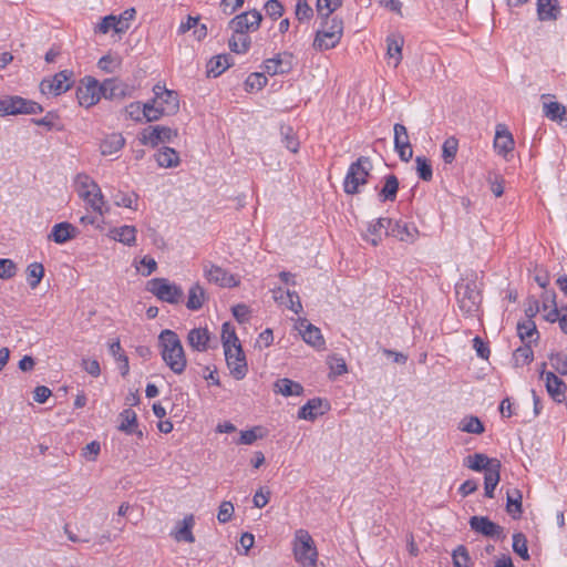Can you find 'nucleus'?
Masks as SVG:
<instances>
[{"mask_svg": "<svg viewBox=\"0 0 567 567\" xmlns=\"http://www.w3.org/2000/svg\"><path fill=\"white\" fill-rule=\"evenodd\" d=\"M161 355L166 365L176 374H182L187 365L183 344L176 332L165 329L158 336Z\"/></svg>", "mask_w": 567, "mask_h": 567, "instance_id": "1", "label": "nucleus"}, {"mask_svg": "<svg viewBox=\"0 0 567 567\" xmlns=\"http://www.w3.org/2000/svg\"><path fill=\"white\" fill-rule=\"evenodd\" d=\"M154 97L146 103V122H154L164 115H174L179 110L177 92L168 90L165 85L156 84L153 87Z\"/></svg>", "mask_w": 567, "mask_h": 567, "instance_id": "2", "label": "nucleus"}, {"mask_svg": "<svg viewBox=\"0 0 567 567\" xmlns=\"http://www.w3.org/2000/svg\"><path fill=\"white\" fill-rule=\"evenodd\" d=\"M74 189L95 213L103 216L110 212V206L106 204L100 186L87 174L81 173L75 176Z\"/></svg>", "mask_w": 567, "mask_h": 567, "instance_id": "3", "label": "nucleus"}, {"mask_svg": "<svg viewBox=\"0 0 567 567\" xmlns=\"http://www.w3.org/2000/svg\"><path fill=\"white\" fill-rule=\"evenodd\" d=\"M343 34V21L336 17L322 19L321 28L317 31L313 47L324 51L337 47Z\"/></svg>", "mask_w": 567, "mask_h": 567, "instance_id": "4", "label": "nucleus"}, {"mask_svg": "<svg viewBox=\"0 0 567 567\" xmlns=\"http://www.w3.org/2000/svg\"><path fill=\"white\" fill-rule=\"evenodd\" d=\"M293 554L301 567H316L318 551L311 535L306 529L295 533Z\"/></svg>", "mask_w": 567, "mask_h": 567, "instance_id": "5", "label": "nucleus"}, {"mask_svg": "<svg viewBox=\"0 0 567 567\" xmlns=\"http://www.w3.org/2000/svg\"><path fill=\"white\" fill-rule=\"evenodd\" d=\"M371 169V161L368 157H359L350 165L347 172L343 182L344 192L350 195L357 194L359 192V187L368 182Z\"/></svg>", "mask_w": 567, "mask_h": 567, "instance_id": "6", "label": "nucleus"}, {"mask_svg": "<svg viewBox=\"0 0 567 567\" xmlns=\"http://www.w3.org/2000/svg\"><path fill=\"white\" fill-rule=\"evenodd\" d=\"M43 107L32 101L18 95H7L0 99V117L20 114H39Z\"/></svg>", "mask_w": 567, "mask_h": 567, "instance_id": "7", "label": "nucleus"}, {"mask_svg": "<svg viewBox=\"0 0 567 567\" xmlns=\"http://www.w3.org/2000/svg\"><path fill=\"white\" fill-rule=\"evenodd\" d=\"M135 16L136 11L134 8H128L117 16H106L95 25L94 32L106 34L113 31L116 34H123L131 28Z\"/></svg>", "mask_w": 567, "mask_h": 567, "instance_id": "8", "label": "nucleus"}, {"mask_svg": "<svg viewBox=\"0 0 567 567\" xmlns=\"http://www.w3.org/2000/svg\"><path fill=\"white\" fill-rule=\"evenodd\" d=\"M147 290L159 300L168 303H178L182 301L184 292L176 284L169 282L165 278H154L147 282Z\"/></svg>", "mask_w": 567, "mask_h": 567, "instance_id": "9", "label": "nucleus"}, {"mask_svg": "<svg viewBox=\"0 0 567 567\" xmlns=\"http://www.w3.org/2000/svg\"><path fill=\"white\" fill-rule=\"evenodd\" d=\"M456 297L460 310L466 315H473L478 310L482 297L474 284H460L456 286Z\"/></svg>", "mask_w": 567, "mask_h": 567, "instance_id": "10", "label": "nucleus"}, {"mask_svg": "<svg viewBox=\"0 0 567 567\" xmlns=\"http://www.w3.org/2000/svg\"><path fill=\"white\" fill-rule=\"evenodd\" d=\"M177 135V130L154 125L144 128L138 135V141L142 145L156 147L158 144L173 142Z\"/></svg>", "mask_w": 567, "mask_h": 567, "instance_id": "11", "label": "nucleus"}, {"mask_svg": "<svg viewBox=\"0 0 567 567\" xmlns=\"http://www.w3.org/2000/svg\"><path fill=\"white\" fill-rule=\"evenodd\" d=\"M72 72L63 70L52 78L41 81L40 91L44 95L59 96L72 86Z\"/></svg>", "mask_w": 567, "mask_h": 567, "instance_id": "12", "label": "nucleus"}, {"mask_svg": "<svg viewBox=\"0 0 567 567\" xmlns=\"http://www.w3.org/2000/svg\"><path fill=\"white\" fill-rule=\"evenodd\" d=\"M76 97L81 106L95 105L102 97L100 83L94 78L85 76L78 85Z\"/></svg>", "mask_w": 567, "mask_h": 567, "instance_id": "13", "label": "nucleus"}, {"mask_svg": "<svg viewBox=\"0 0 567 567\" xmlns=\"http://www.w3.org/2000/svg\"><path fill=\"white\" fill-rule=\"evenodd\" d=\"M224 353L230 374L236 380L244 379L247 374L248 367L241 346L224 350Z\"/></svg>", "mask_w": 567, "mask_h": 567, "instance_id": "14", "label": "nucleus"}, {"mask_svg": "<svg viewBox=\"0 0 567 567\" xmlns=\"http://www.w3.org/2000/svg\"><path fill=\"white\" fill-rule=\"evenodd\" d=\"M546 363H543L545 368ZM540 378L545 381V388L548 395L557 403H561L566 399L567 384L551 371L542 369Z\"/></svg>", "mask_w": 567, "mask_h": 567, "instance_id": "15", "label": "nucleus"}, {"mask_svg": "<svg viewBox=\"0 0 567 567\" xmlns=\"http://www.w3.org/2000/svg\"><path fill=\"white\" fill-rule=\"evenodd\" d=\"M204 275L208 281L225 288L237 287L240 284L235 275L214 264L205 265Z\"/></svg>", "mask_w": 567, "mask_h": 567, "instance_id": "16", "label": "nucleus"}, {"mask_svg": "<svg viewBox=\"0 0 567 567\" xmlns=\"http://www.w3.org/2000/svg\"><path fill=\"white\" fill-rule=\"evenodd\" d=\"M261 14L257 10L247 11L236 16L230 20L229 27L233 32L246 33L249 31H256L261 22Z\"/></svg>", "mask_w": 567, "mask_h": 567, "instance_id": "17", "label": "nucleus"}, {"mask_svg": "<svg viewBox=\"0 0 567 567\" xmlns=\"http://www.w3.org/2000/svg\"><path fill=\"white\" fill-rule=\"evenodd\" d=\"M394 131V148L399 157L403 162H409L412 158L413 151L410 143L408 130L403 124L396 123L393 127Z\"/></svg>", "mask_w": 567, "mask_h": 567, "instance_id": "18", "label": "nucleus"}, {"mask_svg": "<svg viewBox=\"0 0 567 567\" xmlns=\"http://www.w3.org/2000/svg\"><path fill=\"white\" fill-rule=\"evenodd\" d=\"M514 138L512 133L508 131L505 124H497L495 130V138H494V150L495 152L507 158V156L514 150Z\"/></svg>", "mask_w": 567, "mask_h": 567, "instance_id": "19", "label": "nucleus"}, {"mask_svg": "<svg viewBox=\"0 0 567 567\" xmlns=\"http://www.w3.org/2000/svg\"><path fill=\"white\" fill-rule=\"evenodd\" d=\"M470 526L474 532L487 537L501 538L503 536V528L485 516L471 517Z\"/></svg>", "mask_w": 567, "mask_h": 567, "instance_id": "20", "label": "nucleus"}, {"mask_svg": "<svg viewBox=\"0 0 567 567\" xmlns=\"http://www.w3.org/2000/svg\"><path fill=\"white\" fill-rule=\"evenodd\" d=\"M264 68L269 75L287 73L292 68V56L289 53H279L275 58L267 59Z\"/></svg>", "mask_w": 567, "mask_h": 567, "instance_id": "21", "label": "nucleus"}, {"mask_svg": "<svg viewBox=\"0 0 567 567\" xmlns=\"http://www.w3.org/2000/svg\"><path fill=\"white\" fill-rule=\"evenodd\" d=\"M106 236L114 241L132 247L136 244L137 229L132 225L112 227Z\"/></svg>", "mask_w": 567, "mask_h": 567, "instance_id": "22", "label": "nucleus"}, {"mask_svg": "<svg viewBox=\"0 0 567 567\" xmlns=\"http://www.w3.org/2000/svg\"><path fill=\"white\" fill-rule=\"evenodd\" d=\"M327 410L328 404L323 400L315 398L300 408L298 417L301 420L315 421L318 416L324 414Z\"/></svg>", "mask_w": 567, "mask_h": 567, "instance_id": "23", "label": "nucleus"}, {"mask_svg": "<svg viewBox=\"0 0 567 567\" xmlns=\"http://www.w3.org/2000/svg\"><path fill=\"white\" fill-rule=\"evenodd\" d=\"M78 229L72 224L63 221L55 224L52 227V230L49 234V239L53 240L55 244L62 245L75 238Z\"/></svg>", "mask_w": 567, "mask_h": 567, "instance_id": "24", "label": "nucleus"}, {"mask_svg": "<svg viewBox=\"0 0 567 567\" xmlns=\"http://www.w3.org/2000/svg\"><path fill=\"white\" fill-rule=\"evenodd\" d=\"M272 293L276 302L285 306L292 312L299 313L302 310V305L297 292H291L289 290L285 291L281 288H278L274 289Z\"/></svg>", "mask_w": 567, "mask_h": 567, "instance_id": "25", "label": "nucleus"}, {"mask_svg": "<svg viewBox=\"0 0 567 567\" xmlns=\"http://www.w3.org/2000/svg\"><path fill=\"white\" fill-rule=\"evenodd\" d=\"M389 234L404 243H414L419 237V230L416 226L403 221H395Z\"/></svg>", "mask_w": 567, "mask_h": 567, "instance_id": "26", "label": "nucleus"}, {"mask_svg": "<svg viewBox=\"0 0 567 567\" xmlns=\"http://www.w3.org/2000/svg\"><path fill=\"white\" fill-rule=\"evenodd\" d=\"M403 45L404 39L399 34H391L386 38V56L389 64L392 63L393 68H398L402 61Z\"/></svg>", "mask_w": 567, "mask_h": 567, "instance_id": "27", "label": "nucleus"}, {"mask_svg": "<svg viewBox=\"0 0 567 567\" xmlns=\"http://www.w3.org/2000/svg\"><path fill=\"white\" fill-rule=\"evenodd\" d=\"M194 525V516L187 515L177 524L172 536L176 542H186L192 544L195 542V536L192 530Z\"/></svg>", "mask_w": 567, "mask_h": 567, "instance_id": "28", "label": "nucleus"}, {"mask_svg": "<svg viewBox=\"0 0 567 567\" xmlns=\"http://www.w3.org/2000/svg\"><path fill=\"white\" fill-rule=\"evenodd\" d=\"M391 225L392 220L389 218H379L371 223L364 236L365 240L373 246H378L381 243L383 230H386Z\"/></svg>", "mask_w": 567, "mask_h": 567, "instance_id": "29", "label": "nucleus"}, {"mask_svg": "<svg viewBox=\"0 0 567 567\" xmlns=\"http://www.w3.org/2000/svg\"><path fill=\"white\" fill-rule=\"evenodd\" d=\"M274 391L277 394H281L282 396H299L303 392V386L288 378L278 379L274 383Z\"/></svg>", "mask_w": 567, "mask_h": 567, "instance_id": "30", "label": "nucleus"}, {"mask_svg": "<svg viewBox=\"0 0 567 567\" xmlns=\"http://www.w3.org/2000/svg\"><path fill=\"white\" fill-rule=\"evenodd\" d=\"M125 145V138L120 133L107 135L100 144L101 154L111 156L118 153Z\"/></svg>", "mask_w": 567, "mask_h": 567, "instance_id": "31", "label": "nucleus"}, {"mask_svg": "<svg viewBox=\"0 0 567 567\" xmlns=\"http://www.w3.org/2000/svg\"><path fill=\"white\" fill-rule=\"evenodd\" d=\"M209 332L206 328H194L188 332V344L196 351H206L209 342Z\"/></svg>", "mask_w": 567, "mask_h": 567, "instance_id": "32", "label": "nucleus"}, {"mask_svg": "<svg viewBox=\"0 0 567 567\" xmlns=\"http://www.w3.org/2000/svg\"><path fill=\"white\" fill-rule=\"evenodd\" d=\"M559 12L558 0H537V16L540 21L556 20Z\"/></svg>", "mask_w": 567, "mask_h": 567, "instance_id": "33", "label": "nucleus"}, {"mask_svg": "<svg viewBox=\"0 0 567 567\" xmlns=\"http://www.w3.org/2000/svg\"><path fill=\"white\" fill-rule=\"evenodd\" d=\"M300 333L305 342L312 347L320 348L324 343L319 328L308 323L306 320L300 322Z\"/></svg>", "mask_w": 567, "mask_h": 567, "instance_id": "34", "label": "nucleus"}, {"mask_svg": "<svg viewBox=\"0 0 567 567\" xmlns=\"http://www.w3.org/2000/svg\"><path fill=\"white\" fill-rule=\"evenodd\" d=\"M493 463H501L496 458H489L485 454L475 453L465 458V465L473 471H485V473L493 467Z\"/></svg>", "mask_w": 567, "mask_h": 567, "instance_id": "35", "label": "nucleus"}, {"mask_svg": "<svg viewBox=\"0 0 567 567\" xmlns=\"http://www.w3.org/2000/svg\"><path fill=\"white\" fill-rule=\"evenodd\" d=\"M120 425L118 430L126 433V434H133L137 433L138 435H142L141 431H137V415L136 413L131 409L123 410L120 415Z\"/></svg>", "mask_w": 567, "mask_h": 567, "instance_id": "36", "label": "nucleus"}, {"mask_svg": "<svg viewBox=\"0 0 567 567\" xmlns=\"http://www.w3.org/2000/svg\"><path fill=\"white\" fill-rule=\"evenodd\" d=\"M158 166L164 168L177 167L181 163L178 153L171 147H163L155 154Z\"/></svg>", "mask_w": 567, "mask_h": 567, "instance_id": "37", "label": "nucleus"}, {"mask_svg": "<svg viewBox=\"0 0 567 567\" xmlns=\"http://www.w3.org/2000/svg\"><path fill=\"white\" fill-rule=\"evenodd\" d=\"M206 300L205 289L199 284H194L188 290L186 307L190 310H198Z\"/></svg>", "mask_w": 567, "mask_h": 567, "instance_id": "38", "label": "nucleus"}, {"mask_svg": "<svg viewBox=\"0 0 567 567\" xmlns=\"http://www.w3.org/2000/svg\"><path fill=\"white\" fill-rule=\"evenodd\" d=\"M100 86L101 95L105 99L113 100L124 96L123 85L114 79L105 80L103 83L100 84Z\"/></svg>", "mask_w": 567, "mask_h": 567, "instance_id": "39", "label": "nucleus"}, {"mask_svg": "<svg viewBox=\"0 0 567 567\" xmlns=\"http://www.w3.org/2000/svg\"><path fill=\"white\" fill-rule=\"evenodd\" d=\"M110 352L118 363V369L121 371V374L123 377H126L130 371V364H128V358L127 355L122 351V347L120 343V340L116 339L112 343H110Z\"/></svg>", "mask_w": 567, "mask_h": 567, "instance_id": "40", "label": "nucleus"}, {"mask_svg": "<svg viewBox=\"0 0 567 567\" xmlns=\"http://www.w3.org/2000/svg\"><path fill=\"white\" fill-rule=\"evenodd\" d=\"M499 470L501 463H493V467L489 468L484 476L485 495L489 498L494 496V489L499 482Z\"/></svg>", "mask_w": 567, "mask_h": 567, "instance_id": "41", "label": "nucleus"}, {"mask_svg": "<svg viewBox=\"0 0 567 567\" xmlns=\"http://www.w3.org/2000/svg\"><path fill=\"white\" fill-rule=\"evenodd\" d=\"M517 333L524 343H530L538 338L536 324L530 319L517 323Z\"/></svg>", "mask_w": 567, "mask_h": 567, "instance_id": "42", "label": "nucleus"}, {"mask_svg": "<svg viewBox=\"0 0 567 567\" xmlns=\"http://www.w3.org/2000/svg\"><path fill=\"white\" fill-rule=\"evenodd\" d=\"M230 66V58L227 54H220L209 60L207 73L214 78L220 75Z\"/></svg>", "mask_w": 567, "mask_h": 567, "instance_id": "43", "label": "nucleus"}, {"mask_svg": "<svg viewBox=\"0 0 567 567\" xmlns=\"http://www.w3.org/2000/svg\"><path fill=\"white\" fill-rule=\"evenodd\" d=\"M543 112H544V115L551 121H559V122L565 121L566 107L558 102L544 101L543 102Z\"/></svg>", "mask_w": 567, "mask_h": 567, "instance_id": "44", "label": "nucleus"}, {"mask_svg": "<svg viewBox=\"0 0 567 567\" xmlns=\"http://www.w3.org/2000/svg\"><path fill=\"white\" fill-rule=\"evenodd\" d=\"M112 200L117 207H125L133 210L137 209L138 195L135 193L116 192L112 196Z\"/></svg>", "mask_w": 567, "mask_h": 567, "instance_id": "45", "label": "nucleus"}, {"mask_svg": "<svg viewBox=\"0 0 567 567\" xmlns=\"http://www.w3.org/2000/svg\"><path fill=\"white\" fill-rule=\"evenodd\" d=\"M221 343L224 350L241 346L235 327L229 322H225L221 327Z\"/></svg>", "mask_w": 567, "mask_h": 567, "instance_id": "46", "label": "nucleus"}, {"mask_svg": "<svg viewBox=\"0 0 567 567\" xmlns=\"http://www.w3.org/2000/svg\"><path fill=\"white\" fill-rule=\"evenodd\" d=\"M507 512L514 517H518L522 514V499L523 495L519 489H512L507 492Z\"/></svg>", "mask_w": 567, "mask_h": 567, "instance_id": "47", "label": "nucleus"}, {"mask_svg": "<svg viewBox=\"0 0 567 567\" xmlns=\"http://www.w3.org/2000/svg\"><path fill=\"white\" fill-rule=\"evenodd\" d=\"M458 430L471 434H482L485 429L478 417L467 415L460 421Z\"/></svg>", "mask_w": 567, "mask_h": 567, "instance_id": "48", "label": "nucleus"}, {"mask_svg": "<svg viewBox=\"0 0 567 567\" xmlns=\"http://www.w3.org/2000/svg\"><path fill=\"white\" fill-rule=\"evenodd\" d=\"M250 47V38L246 33L234 32L229 39V48L236 53H246Z\"/></svg>", "mask_w": 567, "mask_h": 567, "instance_id": "49", "label": "nucleus"}, {"mask_svg": "<svg viewBox=\"0 0 567 567\" xmlns=\"http://www.w3.org/2000/svg\"><path fill=\"white\" fill-rule=\"evenodd\" d=\"M27 280L32 289H35L44 277V267L40 262H32L27 267Z\"/></svg>", "mask_w": 567, "mask_h": 567, "instance_id": "50", "label": "nucleus"}, {"mask_svg": "<svg viewBox=\"0 0 567 567\" xmlns=\"http://www.w3.org/2000/svg\"><path fill=\"white\" fill-rule=\"evenodd\" d=\"M342 6V0H317V12L321 19L332 18V13Z\"/></svg>", "mask_w": 567, "mask_h": 567, "instance_id": "51", "label": "nucleus"}, {"mask_svg": "<svg viewBox=\"0 0 567 567\" xmlns=\"http://www.w3.org/2000/svg\"><path fill=\"white\" fill-rule=\"evenodd\" d=\"M458 150V140L455 136L447 137L442 145V157L446 164H451Z\"/></svg>", "mask_w": 567, "mask_h": 567, "instance_id": "52", "label": "nucleus"}, {"mask_svg": "<svg viewBox=\"0 0 567 567\" xmlns=\"http://www.w3.org/2000/svg\"><path fill=\"white\" fill-rule=\"evenodd\" d=\"M399 189V181L394 175H388L385 177L384 186L380 192V196L383 200H394Z\"/></svg>", "mask_w": 567, "mask_h": 567, "instance_id": "53", "label": "nucleus"}, {"mask_svg": "<svg viewBox=\"0 0 567 567\" xmlns=\"http://www.w3.org/2000/svg\"><path fill=\"white\" fill-rule=\"evenodd\" d=\"M453 567H471L472 560L465 546L458 545L452 553Z\"/></svg>", "mask_w": 567, "mask_h": 567, "instance_id": "54", "label": "nucleus"}, {"mask_svg": "<svg viewBox=\"0 0 567 567\" xmlns=\"http://www.w3.org/2000/svg\"><path fill=\"white\" fill-rule=\"evenodd\" d=\"M513 550L524 560L529 559L527 539L524 534L516 533L513 535Z\"/></svg>", "mask_w": 567, "mask_h": 567, "instance_id": "55", "label": "nucleus"}, {"mask_svg": "<svg viewBox=\"0 0 567 567\" xmlns=\"http://www.w3.org/2000/svg\"><path fill=\"white\" fill-rule=\"evenodd\" d=\"M415 168L419 177L423 181H431L433 176L432 166L430 161L424 156L415 158Z\"/></svg>", "mask_w": 567, "mask_h": 567, "instance_id": "56", "label": "nucleus"}, {"mask_svg": "<svg viewBox=\"0 0 567 567\" xmlns=\"http://www.w3.org/2000/svg\"><path fill=\"white\" fill-rule=\"evenodd\" d=\"M267 81L262 73H251L245 81L246 91H259L267 84Z\"/></svg>", "mask_w": 567, "mask_h": 567, "instance_id": "57", "label": "nucleus"}, {"mask_svg": "<svg viewBox=\"0 0 567 567\" xmlns=\"http://www.w3.org/2000/svg\"><path fill=\"white\" fill-rule=\"evenodd\" d=\"M551 367L561 375L567 374V354L564 352H554L549 355Z\"/></svg>", "mask_w": 567, "mask_h": 567, "instance_id": "58", "label": "nucleus"}, {"mask_svg": "<svg viewBox=\"0 0 567 567\" xmlns=\"http://www.w3.org/2000/svg\"><path fill=\"white\" fill-rule=\"evenodd\" d=\"M513 358L516 365L528 364L533 360V350L528 343H525L523 347L516 349Z\"/></svg>", "mask_w": 567, "mask_h": 567, "instance_id": "59", "label": "nucleus"}, {"mask_svg": "<svg viewBox=\"0 0 567 567\" xmlns=\"http://www.w3.org/2000/svg\"><path fill=\"white\" fill-rule=\"evenodd\" d=\"M146 103L133 102L125 107V112L130 118L140 122L142 118L146 120Z\"/></svg>", "mask_w": 567, "mask_h": 567, "instance_id": "60", "label": "nucleus"}, {"mask_svg": "<svg viewBox=\"0 0 567 567\" xmlns=\"http://www.w3.org/2000/svg\"><path fill=\"white\" fill-rule=\"evenodd\" d=\"M17 264L8 258H0V279H11L17 275Z\"/></svg>", "mask_w": 567, "mask_h": 567, "instance_id": "61", "label": "nucleus"}, {"mask_svg": "<svg viewBox=\"0 0 567 567\" xmlns=\"http://www.w3.org/2000/svg\"><path fill=\"white\" fill-rule=\"evenodd\" d=\"M281 134L284 136L285 146L292 153H297L299 150V141L295 136V133L291 127H282Z\"/></svg>", "mask_w": 567, "mask_h": 567, "instance_id": "62", "label": "nucleus"}, {"mask_svg": "<svg viewBox=\"0 0 567 567\" xmlns=\"http://www.w3.org/2000/svg\"><path fill=\"white\" fill-rule=\"evenodd\" d=\"M261 436L262 435L260 433V427H254L251 430L241 431L237 444L250 445Z\"/></svg>", "mask_w": 567, "mask_h": 567, "instance_id": "63", "label": "nucleus"}, {"mask_svg": "<svg viewBox=\"0 0 567 567\" xmlns=\"http://www.w3.org/2000/svg\"><path fill=\"white\" fill-rule=\"evenodd\" d=\"M234 505L231 502H228V501H224L221 502V504L219 505V508H218V514H217V519L219 523H227L231 519L233 515H234Z\"/></svg>", "mask_w": 567, "mask_h": 567, "instance_id": "64", "label": "nucleus"}]
</instances>
